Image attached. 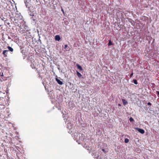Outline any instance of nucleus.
I'll list each match as a JSON object with an SVG mask.
<instances>
[{
    "label": "nucleus",
    "instance_id": "aec40b11",
    "mask_svg": "<svg viewBox=\"0 0 159 159\" xmlns=\"http://www.w3.org/2000/svg\"><path fill=\"white\" fill-rule=\"evenodd\" d=\"M2 50L1 49H0V52H1Z\"/></svg>",
    "mask_w": 159,
    "mask_h": 159
},
{
    "label": "nucleus",
    "instance_id": "423d86ee",
    "mask_svg": "<svg viewBox=\"0 0 159 159\" xmlns=\"http://www.w3.org/2000/svg\"><path fill=\"white\" fill-rule=\"evenodd\" d=\"M122 102L123 103V104L124 105H126L128 103V102H127V101L125 99H122Z\"/></svg>",
    "mask_w": 159,
    "mask_h": 159
},
{
    "label": "nucleus",
    "instance_id": "20e7f679",
    "mask_svg": "<svg viewBox=\"0 0 159 159\" xmlns=\"http://www.w3.org/2000/svg\"><path fill=\"white\" fill-rule=\"evenodd\" d=\"M8 52V51L7 50H5L3 51L2 54L5 57H7Z\"/></svg>",
    "mask_w": 159,
    "mask_h": 159
},
{
    "label": "nucleus",
    "instance_id": "412c9836",
    "mask_svg": "<svg viewBox=\"0 0 159 159\" xmlns=\"http://www.w3.org/2000/svg\"><path fill=\"white\" fill-rule=\"evenodd\" d=\"M7 94L8 93V92H6Z\"/></svg>",
    "mask_w": 159,
    "mask_h": 159
},
{
    "label": "nucleus",
    "instance_id": "9d476101",
    "mask_svg": "<svg viewBox=\"0 0 159 159\" xmlns=\"http://www.w3.org/2000/svg\"><path fill=\"white\" fill-rule=\"evenodd\" d=\"M129 121L130 122H133L134 121V119L131 117L130 118H129Z\"/></svg>",
    "mask_w": 159,
    "mask_h": 159
},
{
    "label": "nucleus",
    "instance_id": "1a4fd4ad",
    "mask_svg": "<svg viewBox=\"0 0 159 159\" xmlns=\"http://www.w3.org/2000/svg\"><path fill=\"white\" fill-rule=\"evenodd\" d=\"M133 81L134 83L135 84H138V82L136 80L134 79L133 80Z\"/></svg>",
    "mask_w": 159,
    "mask_h": 159
},
{
    "label": "nucleus",
    "instance_id": "4be33fe9",
    "mask_svg": "<svg viewBox=\"0 0 159 159\" xmlns=\"http://www.w3.org/2000/svg\"><path fill=\"white\" fill-rule=\"evenodd\" d=\"M119 106H120V104H119Z\"/></svg>",
    "mask_w": 159,
    "mask_h": 159
},
{
    "label": "nucleus",
    "instance_id": "4468645a",
    "mask_svg": "<svg viewBox=\"0 0 159 159\" xmlns=\"http://www.w3.org/2000/svg\"><path fill=\"white\" fill-rule=\"evenodd\" d=\"M0 75L1 76H3V73H0Z\"/></svg>",
    "mask_w": 159,
    "mask_h": 159
},
{
    "label": "nucleus",
    "instance_id": "0eeeda50",
    "mask_svg": "<svg viewBox=\"0 0 159 159\" xmlns=\"http://www.w3.org/2000/svg\"><path fill=\"white\" fill-rule=\"evenodd\" d=\"M7 48L9 50L10 52H12L13 51V48H12L11 47H10L9 46H8L7 47Z\"/></svg>",
    "mask_w": 159,
    "mask_h": 159
},
{
    "label": "nucleus",
    "instance_id": "39448f33",
    "mask_svg": "<svg viewBox=\"0 0 159 159\" xmlns=\"http://www.w3.org/2000/svg\"><path fill=\"white\" fill-rule=\"evenodd\" d=\"M56 80L57 81V83L59 84L60 85H62L63 84L62 82L60 80H59L57 79H56Z\"/></svg>",
    "mask_w": 159,
    "mask_h": 159
},
{
    "label": "nucleus",
    "instance_id": "ddd939ff",
    "mask_svg": "<svg viewBox=\"0 0 159 159\" xmlns=\"http://www.w3.org/2000/svg\"><path fill=\"white\" fill-rule=\"evenodd\" d=\"M148 105H151V103L150 102H148Z\"/></svg>",
    "mask_w": 159,
    "mask_h": 159
},
{
    "label": "nucleus",
    "instance_id": "6ab92c4d",
    "mask_svg": "<svg viewBox=\"0 0 159 159\" xmlns=\"http://www.w3.org/2000/svg\"><path fill=\"white\" fill-rule=\"evenodd\" d=\"M157 94H158V95H159V91H157Z\"/></svg>",
    "mask_w": 159,
    "mask_h": 159
},
{
    "label": "nucleus",
    "instance_id": "f8f14e48",
    "mask_svg": "<svg viewBox=\"0 0 159 159\" xmlns=\"http://www.w3.org/2000/svg\"><path fill=\"white\" fill-rule=\"evenodd\" d=\"M112 45V43L111 42V41L110 40L109 41V43H108V45L109 46H110V45Z\"/></svg>",
    "mask_w": 159,
    "mask_h": 159
},
{
    "label": "nucleus",
    "instance_id": "7ed1b4c3",
    "mask_svg": "<svg viewBox=\"0 0 159 159\" xmlns=\"http://www.w3.org/2000/svg\"><path fill=\"white\" fill-rule=\"evenodd\" d=\"M61 39L60 36L59 35H56L55 36V40L56 41H59Z\"/></svg>",
    "mask_w": 159,
    "mask_h": 159
},
{
    "label": "nucleus",
    "instance_id": "f257e3e1",
    "mask_svg": "<svg viewBox=\"0 0 159 159\" xmlns=\"http://www.w3.org/2000/svg\"><path fill=\"white\" fill-rule=\"evenodd\" d=\"M137 130L140 133L143 134L144 133L145 131L144 129L139 128H137Z\"/></svg>",
    "mask_w": 159,
    "mask_h": 159
},
{
    "label": "nucleus",
    "instance_id": "9b49d317",
    "mask_svg": "<svg viewBox=\"0 0 159 159\" xmlns=\"http://www.w3.org/2000/svg\"><path fill=\"white\" fill-rule=\"evenodd\" d=\"M129 142V140L127 139H126L125 140V143H128Z\"/></svg>",
    "mask_w": 159,
    "mask_h": 159
},
{
    "label": "nucleus",
    "instance_id": "f03ea898",
    "mask_svg": "<svg viewBox=\"0 0 159 159\" xmlns=\"http://www.w3.org/2000/svg\"><path fill=\"white\" fill-rule=\"evenodd\" d=\"M76 67L80 71H82L83 70L82 67L80 66L79 64H76Z\"/></svg>",
    "mask_w": 159,
    "mask_h": 159
},
{
    "label": "nucleus",
    "instance_id": "6e6552de",
    "mask_svg": "<svg viewBox=\"0 0 159 159\" xmlns=\"http://www.w3.org/2000/svg\"><path fill=\"white\" fill-rule=\"evenodd\" d=\"M76 72L77 75L78 76V77L80 78H81V77L82 76V75H81V74L78 71H76Z\"/></svg>",
    "mask_w": 159,
    "mask_h": 159
},
{
    "label": "nucleus",
    "instance_id": "f3484780",
    "mask_svg": "<svg viewBox=\"0 0 159 159\" xmlns=\"http://www.w3.org/2000/svg\"><path fill=\"white\" fill-rule=\"evenodd\" d=\"M61 11H62V12L64 14V11L63 9H62Z\"/></svg>",
    "mask_w": 159,
    "mask_h": 159
},
{
    "label": "nucleus",
    "instance_id": "a211bd4d",
    "mask_svg": "<svg viewBox=\"0 0 159 159\" xmlns=\"http://www.w3.org/2000/svg\"><path fill=\"white\" fill-rule=\"evenodd\" d=\"M102 151L104 152H105V149H102Z\"/></svg>",
    "mask_w": 159,
    "mask_h": 159
},
{
    "label": "nucleus",
    "instance_id": "5701e85b",
    "mask_svg": "<svg viewBox=\"0 0 159 159\" xmlns=\"http://www.w3.org/2000/svg\"><path fill=\"white\" fill-rule=\"evenodd\" d=\"M21 29H22V28H20V30H21Z\"/></svg>",
    "mask_w": 159,
    "mask_h": 159
},
{
    "label": "nucleus",
    "instance_id": "2eb2a0df",
    "mask_svg": "<svg viewBox=\"0 0 159 159\" xmlns=\"http://www.w3.org/2000/svg\"><path fill=\"white\" fill-rule=\"evenodd\" d=\"M133 75V73H132L131 74H130V77H132V76Z\"/></svg>",
    "mask_w": 159,
    "mask_h": 159
},
{
    "label": "nucleus",
    "instance_id": "dca6fc26",
    "mask_svg": "<svg viewBox=\"0 0 159 159\" xmlns=\"http://www.w3.org/2000/svg\"><path fill=\"white\" fill-rule=\"evenodd\" d=\"M67 46H67V44L65 45V47H64L65 48H67Z\"/></svg>",
    "mask_w": 159,
    "mask_h": 159
}]
</instances>
